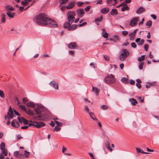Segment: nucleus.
Segmentation results:
<instances>
[{
	"label": "nucleus",
	"mask_w": 159,
	"mask_h": 159,
	"mask_svg": "<svg viewBox=\"0 0 159 159\" xmlns=\"http://www.w3.org/2000/svg\"><path fill=\"white\" fill-rule=\"evenodd\" d=\"M128 79L125 77H122L121 78V81L125 84H127L128 83Z\"/></svg>",
	"instance_id": "obj_24"
},
{
	"label": "nucleus",
	"mask_w": 159,
	"mask_h": 159,
	"mask_svg": "<svg viewBox=\"0 0 159 159\" xmlns=\"http://www.w3.org/2000/svg\"><path fill=\"white\" fill-rule=\"evenodd\" d=\"M129 8L127 6V5H125L121 8V11H124L125 10H129Z\"/></svg>",
	"instance_id": "obj_20"
},
{
	"label": "nucleus",
	"mask_w": 159,
	"mask_h": 159,
	"mask_svg": "<svg viewBox=\"0 0 159 159\" xmlns=\"http://www.w3.org/2000/svg\"><path fill=\"white\" fill-rule=\"evenodd\" d=\"M55 124V122H54L52 121H51L50 123H49V124L52 127H54Z\"/></svg>",
	"instance_id": "obj_56"
},
{
	"label": "nucleus",
	"mask_w": 159,
	"mask_h": 159,
	"mask_svg": "<svg viewBox=\"0 0 159 159\" xmlns=\"http://www.w3.org/2000/svg\"><path fill=\"white\" fill-rule=\"evenodd\" d=\"M85 110L88 112H89V109L88 106H86L85 108Z\"/></svg>",
	"instance_id": "obj_63"
},
{
	"label": "nucleus",
	"mask_w": 159,
	"mask_h": 159,
	"mask_svg": "<svg viewBox=\"0 0 159 159\" xmlns=\"http://www.w3.org/2000/svg\"><path fill=\"white\" fill-rule=\"evenodd\" d=\"M21 4L24 6H26L28 4L27 0H25L21 2Z\"/></svg>",
	"instance_id": "obj_33"
},
{
	"label": "nucleus",
	"mask_w": 159,
	"mask_h": 159,
	"mask_svg": "<svg viewBox=\"0 0 159 159\" xmlns=\"http://www.w3.org/2000/svg\"><path fill=\"white\" fill-rule=\"evenodd\" d=\"M89 115L90 117L94 121H98V119L96 117L94 114L92 112H89Z\"/></svg>",
	"instance_id": "obj_17"
},
{
	"label": "nucleus",
	"mask_w": 159,
	"mask_h": 159,
	"mask_svg": "<svg viewBox=\"0 0 159 159\" xmlns=\"http://www.w3.org/2000/svg\"><path fill=\"white\" fill-rule=\"evenodd\" d=\"M7 14L9 17L13 18L14 17L15 13H12L9 11H7Z\"/></svg>",
	"instance_id": "obj_25"
},
{
	"label": "nucleus",
	"mask_w": 159,
	"mask_h": 159,
	"mask_svg": "<svg viewBox=\"0 0 159 159\" xmlns=\"http://www.w3.org/2000/svg\"><path fill=\"white\" fill-rule=\"evenodd\" d=\"M116 81L114 75L112 74H109L105 78V81L107 84H112Z\"/></svg>",
	"instance_id": "obj_5"
},
{
	"label": "nucleus",
	"mask_w": 159,
	"mask_h": 159,
	"mask_svg": "<svg viewBox=\"0 0 159 159\" xmlns=\"http://www.w3.org/2000/svg\"><path fill=\"white\" fill-rule=\"evenodd\" d=\"M13 111L11 106L9 107L8 111L7 113V118L10 120L13 117Z\"/></svg>",
	"instance_id": "obj_6"
},
{
	"label": "nucleus",
	"mask_w": 159,
	"mask_h": 159,
	"mask_svg": "<svg viewBox=\"0 0 159 159\" xmlns=\"http://www.w3.org/2000/svg\"><path fill=\"white\" fill-rule=\"evenodd\" d=\"M149 47L148 45L147 44H145L144 47V50L147 51Z\"/></svg>",
	"instance_id": "obj_50"
},
{
	"label": "nucleus",
	"mask_w": 159,
	"mask_h": 159,
	"mask_svg": "<svg viewBox=\"0 0 159 159\" xmlns=\"http://www.w3.org/2000/svg\"><path fill=\"white\" fill-rule=\"evenodd\" d=\"M103 57L106 61H108L109 60V57L107 55H104Z\"/></svg>",
	"instance_id": "obj_55"
},
{
	"label": "nucleus",
	"mask_w": 159,
	"mask_h": 159,
	"mask_svg": "<svg viewBox=\"0 0 159 159\" xmlns=\"http://www.w3.org/2000/svg\"><path fill=\"white\" fill-rule=\"evenodd\" d=\"M151 17H152L153 19L155 20L156 19V16L155 15H153V14H151Z\"/></svg>",
	"instance_id": "obj_64"
},
{
	"label": "nucleus",
	"mask_w": 159,
	"mask_h": 159,
	"mask_svg": "<svg viewBox=\"0 0 159 159\" xmlns=\"http://www.w3.org/2000/svg\"><path fill=\"white\" fill-rule=\"evenodd\" d=\"M26 105L28 107L34 108L35 106V105L34 103L32 102H30L26 104Z\"/></svg>",
	"instance_id": "obj_18"
},
{
	"label": "nucleus",
	"mask_w": 159,
	"mask_h": 159,
	"mask_svg": "<svg viewBox=\"0 0 159 159\" xmlns=\"http://www.w3.org/2000/svg\"><path fill=\"white\" fill-rule=\"evenodd\" d=\"M29 127V126H23L21 127V129H27Z\"/></svg>",
	"instance_id": "obj_62"
},
{
	"label": "nucleus",
	"mask_w": 159,
	"mask_h": 159,
	"mask_svg": "<svg viewBox=\"0 0 159 159\" xmlns=\"http://www.w3.org/2000/svg\"><path fill=\"white\" fill-rule=\"evenodd\" d=\"M5 158L4 155L3 154H1L0 155V158L1 159H3Z\"/></svg>",
	"instance_id": "obj_61"
},
{
	"label": "nucleus",
	"mask_w": 159,
	"mask_h": 159,
	"mask_svg": "<svg viewBox=\"0 0 159 159\" xmlns=\"http://www.w3.org/2000/svg\"><path fill=\"white\" fill-rule=\"evenodd\" d=\"M5 8L7 10H9L11 11H13L15 10V9L12 6L10 5H7L5 7Z\"/></svg>",
	"instance_id": "obj_22"
},
{
	"label": "nucleus",
	"mask_w": 159,
	"mask_h": 159,
	"mask_svg": "<svg viewBox=\"0 0 159 159\" xmlns=\"http://www.w3.org/2000/svg\"><path fill=\"white\" fill-rule=\"evenodd\" d=\"M101 108L103 110H107V109H108V107L106 105H102L101 107Z\"/></svg>",
	"instance_id": "obj_31"
},
{
	"label": "nucleus",
	"mask_w": 159,
	"mask_h": 159,
	"mask_svg": "<svg viewBox=\"0 0 159 159\" xmlns=\"http://www.w3.org/2000/svg\"><path fill=\"white\" fill-rule=\"evenodd\" d=\"M68 0H59V2L61 4H65L67 3Z\"/></svg>",
	"instance_id": "obj_32"
},
{
	"label": "nucleus",
	"mask_w": 159,
	"mask_h": 159,
	"mask_svg": "<svg viewBox=\"0 0 159 159\" xmlns=\"http://www.w3.org/2000/svg\"><path fill=\"white\" fill-rule=\"evenodd\" d=\"M49 84L51 85L54 89H58V84L55 81H51Z\"/></svg>",
	"instance_id": "obj_11"
},
{
	"label": "nucleus",
	"mask_w": 159,
	"mask_h": 159,
	"mask_svg": "<svg viewBox=\"0 0 159 159\" xmlns=\"http://www.w3.org/2000/svg\"><path fill=\"white\" fill-rule=\"evenodd\" d=\"M30 152H28L26 150L25 151V152L24 153V156L26 157H29L30 155Z\"/></svg>",
	"instance_id": "obj_30"
},
{
	"label": "nucleus",
	"mask_w": 159,
	"mask_h": 159,
	"mask_svg": "<svg viewBox=\"0 0 159 159\" xmlns=\"http://www.w3.org/2000/svg\"><path fill=\"white\" fill-rule=\"evenodd\" d=\"M138 19L139 18L138 17L133 18L130 21V26L133 27L136 25L137 24Z\"/></svg>",
	"instance_id": "obj_7"
},
{
	"label": "nucleus",
	"mask_w": 159,
	"mask_h": 159,
	"mask_svg": "<svg viewBox=\"0 0 159 159\" xmlns=\"http://www.w3.org/2000/svg\"><path fill=\"white\" fill-rule=\"evenodd\" d=\"M76 15V12L74 11H69L67 14L68 22H65L63 25L64 29H67L69 31H72L76 29L77 25L76 24H71L75 19V16Z\"/></svg>",
	"instance_id": "obj_2"
},
{
	"label": "nucleus",
	"mask_w": 159,
	"mask_h": 159,
	"mask_svg": "<svg viewBox=\"0 0 159 159\" xmlns=\"http://www.w3.org/2000/svg\"><path fill=\"white\" fill-rule=\"evenodd\" d=\"M19 107H20V108H21V109L22 110H24L25 111L27 109L24 106H22L21 105H19Z\"/></svg>",
	"instance_id": "obj_45"
},
{
	"label": "nucleus",
	"mask_w": 159,
	"mask_h": 159,
	"mask_svg": "<svg viewBox=\"0 0 159 159\" xmlns=\"http://www.w3.org/2000/svg\"><path fill=\"white\" fill-rule=\"evenodd\" d=\"M2 154H3L5 156H7V150L6 149H5L4 150H2Z\"/></svg>",
	"instance_id": "obj_40"
},
{
	"label": "nucleus",
	"mask_w": 159,
	"mask_h": 159,
	"mask_svg": "<svg viewBox=\"0 0 159 159\" xmlns=\"http://www.w3.org/2000/svg\"><path fill=\"white\" fill-rule=\"evenodd\" d=\"M87 23L86 22H84L80 24L78 26L79 27H82L84 25H85L87 24Z\"/></svg>",
	"instance_id": "obj_53"
},
{
	"label": "nucleus",
	"mask_w": 159,
	"mask_h": 159,
	"mask_svg": "<svg viewBox=\"0 0 159 159\" xmlns=\"http://www.w3.org/2000/svg\"><path fill=\"white\" fill-rule=\"evenodd\" d=\"M61 128L59 127L56 126L54 128V131H59L60 130Z\"/></svg>",
	"instance_id": "obj_34"
},
{
	"label": "nucleus",
	"mask_w": 159,
	"mask_h": 159,
	"mask_svg": "<svg viewBox=\"0 0 159 159\" xmlns=\"http://www.w3.org/2000/svg\"><path fill=\"white\" fill-rule=\"evenodd\" d=\"M135 35V34H134L132 33H131L129 34V39L131 40H133L134 38V36Z\"/></svg>",
	"instance_id": "obj_27"
},
{
	"label": "nucleus",
	"mask_w": 159,
	"mask_h": 159,
	"mask_svg": "<svg viewBox=\"0 0 159 159\" xmlns=\"http://www.w3.org/2000/svg\"><path fill=\"white\" fill-rule=\"evenodd\" d=\"M152 25V21L151 20H149L146 23V25L149 27H151Z\"/></svg>",
	"instance_id": "obj_38"
},
{
	"label": "nucleus",
	"mask_w": 159,
	"mask_h": 159,
	"mask_svg": "<svg viewBox=\"0 0 159 159\" xmlns=\"http://www.w3.org/2000/svg\"><path fill=\"white\" fill-rule=\"evenodd\" d=\"M0 97L2 98L5 97V95L3 91L1 90H0Z\"/></svg>",
	"instance_id": "obj_39"
},
{
	"label": "nucleus",
	"mask_w": 159,
	"mask_h": 159,
	"mask_svg": "<svg viewBox=\"0 0 159 159\" xmlns=\"http://www.w3.org/2000/svg\"><path fill=\"white\" fill-rule=\"evenodd\" d=\"M77 46L76 43L75 42L70 43L68 45V48L71 49H75Z\"/></svg>",
	"instance_id": "obj_10"
},
{
	"label": "nucleus",
	"mask_w": 159,
	"mask_h": 159,
	"mask_svg": "<svg viewBox=\"0 0 159 159\" xmlns=\"http://www.w3.org/2000/svg\"><path fill=\"white\" fill-rule=\"evenodd\" d=\"M145 11V9L143 7H140L136 11V12L138 14H140Z\"/></svg>",
	"instance_id": "obj_16"
},
{
	"label": "nucleus",
	"mask_w": 159,
	"mask_h": 159,
	"mask_svg": "<svg viewBox=\"0 0 159 159\" xmlns=\"http://www.w3.org/2000/svg\"><path fill=\"white\" fill-rule=\"evenodd\" d=\"M143 62H141L139 66V68L140 70H141L143 69Z\"/></svg>",
	"instance_id": "obj_43"
},
{
	"label": "nucleus",
	"mask_w": 159,
	"mask_h": 159,
	"mask_svg": "<svg viewBox=\"0 0 159 159\" xmlns=\"http://www.w3.org/2000/svg\"><path fill=\"white\" fill-rule=\"evenodd\" d=\"M144 42V40L143 39H142L138 43V44L139 45H142L143 44Z\"/></svg>",
	"instance_id": "obj_42"
},
{
	"label": "nucleus",
	"mask_w": 159,
	"mask_h": 159,
	"mask_svg": "<svg viewBox=\"0 0 159 159\" xmlns=\"http://www.w3.org/2000/svg\"><path fill=\"white\" fill-rule=\"evenodd\" d=\"M6 15L4 13L1 14V21L2 23H4L6 20Z\"/></svg>",
	"instance_id": "obj_23"
},
{
	"label": "nucleus",
	"mask_w": 159,
	"mask_h": 159,
	"mask_svg": "<svg viewBox=\"0 0 159 159\" xmlns=\"http://www.w3.org/2000/svg\"><path fill=\"white\" fill-rule=\"evenodd\" d=\"M11 125L12 126L15 128H18L20 126L19 123L15 119L13 120L11 122Z\"/></svg>",
	"instance_id": "obj_12"
},
{
	"label": "nucleus",
	"mask_w": 159,
	"mask_h": 159,
	"mask_svg": "<svg viewBox=\"0 0 159 159\" xmlns=\"http://www.w3.org/2000/svg\"><path fill=\"white\" fill-rule=\"evenodd\" d=\"M109 11V8L108 7H105L101 9V12L103 14H106Z\"/></svg>",
	"instance_id": "obj_14"
},
{
	"label": "nucleus",
	"mask_w": 159,
	"mask_h": 159,
	"mask_svg": "<svg viewBox=\"0 0 159 159\" xmlns=\"http://www.w3.org/2000/svg\"><path fill=\"white\" fill-rule=\"evenodd\" d=\"M84 3V2H78L77 3V6L79 7H80Z\"/></svg>",
	"instance_id": "obj_47"
},
{
	"label": "nucleus",
	"mask_w": 159,
	"mask_h": 159,
	"mask_svg": "<svg viewBox=\"0 0 159 159\" xmlns=\"http://www.w3.org/2000/svg\"><path fill=\"white\" fill-rule=\"evenodd\" d=\"M131 46L133 48H135L136 47V45L134 42H133L131 43Z\"/></svg>",
	"instance_id": "obj_49"
},
{
	"label": "nucleus",
	"mask_w": 159,
	"mask_h": 159,
	"mask_svg": "<svg viewBox=\"0 0 159 159\" xmlns=\"http://www.w3.org/2000/svg\"><path fill=\"white\" fill-rule=\"evenodd\" d=\"M129 83L131 84H135V81L131 79L130 80Z\"/></svg>",
	"instance_id": "obj_57"
},
{
	"label": "nucleus",
	"mask_w": 159,
	"mask_h": 159,
	"mask_svg": "<svg viewBox=\"0 0 159 159\" xmlns=\"http://www.w3.org/2000/svg\"><path fill=\"white\" fill-rule=\"evenodd\" d=\"M122 33L123 35L125 36L128 34V33L126 31H123L122 32Z\"/></svg>",
	"instance_id": "obj_52"
},
{
	"label": "nucleus",
	"mask_w": 159,
	"mask_h": 159,
	"mask_svg": "<svg viewBox=\"0 0 159 159\" xmlns=\"http://www.w3.org/2000/svg\"><path fill=\"white\" fill-rule=\"evenodd\" d=\"M129 101L131 102V104L133 106H135L137 103V101L134 98H132L129 99Z\"/></svg>",
	"instance_id": "obj_19"
},
{
	"label": "nucleus",
	"mask_w": 159,
	"mask_h": 159,
	"mask_svg": "<svg viewBox=\"0 0 159 159\" xmlns=\"http://www.w3.org/2000/svg\"><path fill=\"white\" fill-rule=\"evenodd\" d=\"M0 149L1 150L5 149V145L4 143L2 142L0 145Z\"/></svg>",
	"instance_id": "obj_28"
},
{
	"label": "nucleus",
	"mask_w": 159,
	"mask_h": 159,
	"mask_svg": "<svg viewBox=\"0 0 159 159\" xmlns=\"http://www.w3.org/2000/svg\"><path fill=\"white\" fill-rule=\"evenodd\" d=\"M77 13L79 17H82L84 14V11L83 9H78L77 11Z\"/></svg>",
	"instance_id": "obj_9"
},
{
	"label": "nucleus",
	"mask_w": 159,
	"mask_h": 159,
	"mask_svg": "<svg viewBox=\"0 0 159 159\" xmlns=\"http://www.w3.org/2000/svg\"><path fill=\"white\" fill-rule=\"evenodd\" d=\"M46 108L42 104H38L34 109L36 116L33 117L34 120H42L44 119L43 114L42 112H44Z\"/></svg>",
	"instance_id": "obj_3"
},
{
	"label": "nucleus",
	"mask_w": 159,
	"mask_h": 159,
	"mask_svg": "<svg viewBox=\"0 0 159 159\" xmlns=\"http://www.w3.org/2000/svg\"><path fill=\"white\" fill-rule=\"evenodd\" d=\"M136 149L137 152H140L142 153H144V151L141 149L138 148H136Z\"/></svg>",
	"instance_id": "obj_41"
},
{
	"label": "nucleus",
	"mask_w": 159,
	"mask_h": 159,
	"mask_svg": "<svg viewBox=\"0 0 159 159\" xmlns=\"http://www.w3.org/2000/svg\"><path fill=\"white\" fill-rule=\"evenodd\" d=\"M55 124L57 125V126L58 127L61 126L62 125V123L61 122H59L56 120H55Z\"/></svg>",
	"instance_id": "obj_37"
},
{
	"label": "nucleus",
	"mask_w": 159,
	"mask_h": 159,
	"mask_svg": "<svg viewBox=\"0 0 159 159\" xmlns=\"http://www.w3.org/2000/svg\"><path fill=\"white\" fill-rule=\"evenodd\" d=\"M145 57V56L144 55L141 56L140 57H139L138 61L139 62H141L144 60Z\"/></svg>",
	"instance_id": "obj_29"
},
{
	"label": "nucleus",
	"mask_w": 159,
	"mask_h": 159,
	"mask_svg": "<svg viewBox=\"0 0 159 159\" xmlns=\"http://www.w3.org/2000/svg\"><path fill=\"white\" fill-rule=\"evenodd\" d=\"M129 55V52L126 49H123L121 51L119 56V59L121 61H124Z\"/></svg>",
	"instance_id": "obj_4"
},
{
	"label": "nucleus",
	"mask_w": 159,
	"mask_h": 159,
	"mask_svg": "<svg viewBox=\"0 0 159 159\" xmlns=\"http://www.w3.org/2000/svg\"><path fill=\"white\" fill-rule=\"evenodd\" d=\"M14 113L15 115L18 116H20V114L15 109H14Z\"/></svg>",
	"instance_id": "obj_60"
},
{
	"label": "nucleus",
	"mask_w": 159,
	"mask_h": 159,
	"mask_svg": "<svg viewBox=\"0 0 159 159\" xmlns=\"http://www.w3.org/2000/svg\"><path fill=\"white\" fill-rule=\"evenodd\" d=\"M92 90L93 92L96 93H98L99 92L97 88L95 87H93Z\"/></svg>",
	"instance_id": "obj_35"
},
{
	"label": "nucleus",
	"mask_w": 159,
	"mask_h": 159,
	"mask_svg": "<svg viewBox=\"0 0 159 159\" xmlns=\"http://www.w3.org/2000/svg\"><path fill=\"white\" fill-rule=\"evenodd\" d=\"M103 19V17L102 16H101L99 18H98L96 19L95 20V22H96V23L97 24V25H99V23H97V22H101L102 21Z\"/></svg>",
	"instance_id": "obj_26"
},
{
	"label": "nucleus",
	"mask_w": 159,
	"mask_h": 159,
	"mask_svg": "<svg viewBox=\"0 0 159 159\" xmlns=\"http://www.w3.org/2000/svg\"><path fill=\"white\" fill-rule=\"evenodd\" d=\"M75 2H72L69 3L68 5L66 6V8L68 9H72L74 7Z\"/></svg>",
	"instance_id": "obj_15"
},
{
	"label": "nucleus",
	"mask_w": 159,
	"mask_h": 159,
	"mask_svg": "<svg viewBox=\"0 0 159 159\" xmlns=\"http://www.w3.org/2000/svg\"><path fill=\"white\" fill-rule=\"evenodd\" d=\"M110 13L111 15L113 16L114 15L117 14L118 11L117 9H112V10L111 11Z\"/></svg>",
	"instance_id": "obj_21"
},
{
	"label": "nucleus",
	"mask_w": 159,
	"mask_h": 159,
	"mask_svg": "<svg viewBox=\"0 0 159 159\" xmlns=\"http://www.w3.org/2000/svg\"><path fill=\"white\" fill-rule=\"evenodd\" d=\"M136 86L139 89L141 87V85L140 83H137L136 84Z\"/></svg>",
	"instance_id": "obj_54"
},
{
	"label": "nucleus",
	"mask_w": 159,
	"mask_h": 159,
	"mask_svg": "<svg viewBox=\"0 0 159 159\" xmlns=\"http://www.w3.org/2000/svg\"><path fill=\"white\" fill-rule=\"evenodd\" d=\"M90 6H87L85 8V10L86 11H88L90 8Z\"/></svg>",
	"instance_id": "obj_59"
},
{
	"label": "nucleus",
	"mask_w": 159,
	"mask_h": 159,
	"mask_svg": "<svg viewBox=\"0 0 159 159\" xmlns=\"http://www.w3.org/2000/svg\"><path fill=\"white\" fill-rule=\"evenodd\" d=\"M21 119L22 120H23V122L24 124V125H26L28 124V120L26 119H25L23 117H21Z\"/></svg>",
	"instance_id": "obj_36"
},
{
	"label": "nucleus",
	"mask_w": 159,
	"mask_h": 159,
	"mask_svg": "<svg viewBox=\"0 0 159 159\" xmlns=\"http://www.w3.org/2000/svg\"><path fill=\"white\" fill-rule=\"evenodd\" d=\"M25 111L28 115L30 116H34H34H36L35 113H34L33 111H31L29 108H27Z\"/></svg>",
	"instance_id": "obj_13"
},
{
	"label": "nucleus",
	"mask_w": 159,
	"mask_h": 159,
	"mask_svg": "<svg viewBox=\"0 0 159 159\" xmlns=\"http://www.w3.org/2000/svg\"><path fill=\"white\" fill-rule=\"evenodd\" d=\"M23 102L24 103H25L28 101V99L27 98H24L23 99Z\"/></svg>",
	"instance_id": "obj_51"
},
{
	"label": "nucleus",
	"mask_w": 159,
	"mask_h": 159,
	"mask_svg": "<svg viewBox=\"0 0 159 159\" xmlns=\"http://www.w3.org/2000/svg\"><path fill=\"white\" fill-rule=\"evenodd\" d=\"M19 152L18 151H16L15 152H14V155L16 157H18L19 155Z\"/></svg>",
	"instance_id": "obj_46"
},
{
	"label": "nucleus",
	"mask_w": 159,
	"mask_h": 159,
	"mask_svg": "<svg viewBox=\"0 0 159 159\" xmlns=\"http://www.w3.org/2000/svg\"><path fill=\"white\" fill-rule=\"evenodd\" d=\"M69 53L70 55H72V56H74L75 54L74 51L73 50H70L69 51Z\"/></svg>",
	"instance_id": "obj_48"
},
{
	"label": "nucleus",
	"mask_w": 159,
	"mask_h": 159,
	"mask_svg": "<svg viewBox=\"0 0 159 159\" xmlns=\"http://www.w3.org/2000/svg\"><path fill=\"white\" fill-rule=\"evenodd\" d=\"M114 38H115L117 40H120V38H119L118 35H115L114 36Z\"/></svg>",
	"instance_id": "obj_58"
},
{
	"label": "nucleus",
	"mask_w": 159,
	"mask_h": 159,
	"mask_svg": "<svg viewBox=\"0 0 159 159\" xmlns=\"http://www.w3.org/2000/svg\"><path fill=\"white\" fill-rule=\"evenodd\" d=\"M34 127H35L37 128H40L42 126H44L45 125V124L43 122H37L36 121L34 122Z\"/></svg>",
	"instance_id": "obj_8"
},
{
	"label": "nucleus",
	"mask_w": 159,
	"mask_h": 159,
	"mask_svg": "<svg viewBox=\"0 0 159 159\" xmlns=\"http://www.w3.org/2000/svg\"><path fill=\"white\" fill-rule=\"evenodd\" d=\"M108 34L105 32L104 34H102V36L105 38H107L108 37Z\"/></svg>",
	"instance_id": "obj_44"
},
{
	"label": "nucleus",
	"mask_w": 159,
	"mask_h": 159,
	"mask_svg": "<svg viewBox=\"0 0 159 159\" xmlns=\"http://www.w3.org/2000/svg\"><path fill=\"white\" fill-rule=\"evenodd\" d=\"M34 22L39 25H49L50 26L57 27L58 25L56 21L53 19L48 18L44 13H42L37 16L34 19Z\"/></svg>",
	"instance_id": "obj_1"
}]
</instances>
